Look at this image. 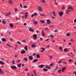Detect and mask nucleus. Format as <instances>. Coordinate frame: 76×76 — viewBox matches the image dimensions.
I'll return each mask as SVG.
<instances>
[{
    "mask_svg": "<svg viewBox=\"0 0 76 76\" xmlns=\"http://www.w3.org/2000/svg\"><path fill=\"white\" fill-rule=\"evenodd\" d=\"M38 10L39 12H42L43 10L41 7H38Z\"/></svg>",
    "mask_w": 76,
    "mask_h": 76,
    "instance_id": "obj_1",
    "label": "nucleus"
},
{
    "mask_svg": "<svg viewBox=\"0 0 76 76\" xmlns=\"http://www.w3.org/2000/svg\"><path fill=\"white\" fill-rule=\"evenodd\" d=\"M33 22L35 25H37L39 23L38 21L37 20H33Z\"/></svg>",
    "mask_w": 76,
    "mask_h": 76,
    "instance_id": "obj_2",
    "label": "nucleus"
},
{
    "mask_svg": "<svg viewBox=\"0 0 76 76\" xmlns=\"http://www.w3.org/2000/svg\"><path fill=\"white\" fill-rule=\"evenodd\" d=\"M11 68L12 69H13L14 70H15L17 69V67L15 66H12Z\"/></svg>",
    "mask_w": 76,
    "mask_h": 76,
    "instance_id": "obj_3",
    "label": "nucleus"
},
{
    "mask_svg": "<svg viewBox=\"0 0 76 76\" xmlns=\"http://www.w3.org/2000/svg\"><path fill=\"white\" fill-rule=\"evenodd\" d=\"M72 11L69 10H67L66 11V14H67L68 13H69L70 12H71Z\"/></svg>",
    "mask_w": 76,
    "mask_h": 76,
    "instance_id": "obj_4",
    "label": "nucleus"
},
{
    "mask_svg": "<svg viewBox=\"0 0 76 76\" xmlns=\"http://www.w3.org/2000/svg\"><path fill=\"white\" fill-rule=\"evenodd\" d=\"M59 14L60 16H63V12L61 11H60L59 12Z\"/></svg>",
    "mask_w": 76,
    "mask_h": 76,
    "instance_id": "obj_5",
    "label": "nucleus"
},
{
    "mask_svg": "<svg viewBox=\"0 0 76 76\" xmlns=\"http://www.w3.org/2000/svg\"><path fill=\"white\" fill-rule=\"evenodd\" d=\"M4 74V72H3V70L1 69V68H0V75L1 74Z\"/></svg>",
    "mask_w": 76,
    "mask_h": 76,
    "instance_id": "obj_6",
    "label": "nucleus"
},
{
    "mask_svg": "<svg viewBox=\"0 0 76 76\" xmlns=\"http://www.w3.org/2000/svg\"><path fill=\"white\" fill-rule=\"evenodd\" d=\"M47 23H48V25H50V23H51V21H50V20H47Z\"/></svg>",
    "mask_w": 76,
    "mask_h": 76,
    "instance_id": "obj_7",
    "label": "nucleus"
},
{
    "mask_svg": "<svg viewBox=\"0 0 76 76\" xmlns=\"http://www.w3.org/2000/svg\"><path fill=\"white\" fill-rule=\"evenodd\" d=\"M68 9H69V10H71V11H72V12L73 11V8L72 7H69L68 8Z\"/></svg>",
    "mask_w": 76,
    "mask_h": 76,
    "instance_id": "obj_8",
    "label": "nucleus"
},
{
    "mask_svg": "<svg viewBox=\"0 0 76 76\" xmlns=\"http://www.w3.org/2000/svg\"><path fill=\"white\" fill-rule=\"evenodd\" d=\"M10 26L11 28H12L13 27V25L12 23H10Z\"/></svg>",
    "mask_w": 76,
    "mask_h": 76,
    "instance_id": "obj_9",
    "label": "nucleus"
},
{
    "mask_svg": "<svg viewBox=\"0 0 76 76\" xmlns=\"http://www.w3.org/2000/svg\"><path fill=\"white\" fill-rule=\"evenodd\" d=\"M33 38H34V39H37V34H34L33 35Z\"/></svg>",
    "mask_w": 76,
    "mask_h": 76,
    "instance_id": "obj_10",
    "label": "nucleus"
},
{
    "mask_svg": "<svg viewBox=\"0 0 76 76\" xmlns=\"http://www.w3.org/2000/svg\"><path fill=\"white\" fill-rule=\"evenodd\" d=\"M38 59H36L33 60V63H36V62H37V61H38Z\"/></svg>",
    "mask_w": 76,
    "mask_h": 76,
    "instance_id": "obj_11",
    "label": "nucleus"
},
{
    "mask_svg": "<svg viewBox=\"0 0 76 76\" xmlns=\"http://www.w3.org/2000/svg\"><path fill=\"white\" fill-rule=\"evenodd\" d=\"M44 65H41L39 66V67L41 68H43V67H44Z\"/></svg>",
    "mask_w": 76,
    "mask_h": 76,
    "instance_id": "obj_12",
    "label": "nucleus"
},
{
    "mask_svg": "<svg viewBox=\"0 0 76 76\" xmlns=\"http://www.w3.org/2000/svg\"><path fill=\"white\" fill-rule=\"evenodd\" d=\"M11 13L10 12H9L8 13L4 14V15H5V16H9V15H10Z\"/></svg>",
    "mask_w": 76,
    "mask_h": 76,
    "instance_id": "obj_13",
    "label": "nucleus"
},
{
    "mask_svg": "<svg viewBox=\"0 0 76 76\" xmlns=\"http://www.w3.org/2000/svg\"><path fill=\"white\" fill-rule=\"evenodd\" d=\"M9 4H12V3H13V1L10 0H9Z\"/></svg>",
    "mask_w": 76,
    "mask_h": 76,
    "instance_id": "obj_14",
    "label": "nucleus"
},
{
    "mask_svg": "<svg viewBox=\"0 0 76 76\" xmlns=\"http://www.w3.org/2000/svg\"><path fill=\"white\" fill-rule=\"evenodd\" d=\"M24 49L26 51H28V46H25L24 47Z\"/></svg>",
    "mask_w": 76,
    "mask_h": 76,
    "instance_id": "obj_15",
    "label": "nucleus"
},
{
    "mask_svg": "<svg viewBox=\"0 0 76 76\" xmlns=\"http://www.w3.org/2000/svg\"><path fill=\"white\" fill-rule=\"evenodd\" d=\"M29 31L30 32H34V30L33 29H29Z\"/></svg>",
    "mask_w": 76,
    "mask_h": 76,
    "instance_id": "obj_16",
    "label": "nucleus"
},
{
    "mask_svg": "<svg viewBox=\"0 0 76 76\" xmlns=\"http://www.w3.org/2000/svg\"><path fill=\"white\" fill-rule=\"evenodd\" d=\"M1 40L2 41H3V42H4L6 41V39L4 38H2L1 39Z\"/></svg>",
    "mask_w": 76,
    "mask_h": 76,
    "instance_id": "obj_17",
    "label": "nucleus"
},
{
    "mask_svg": "<svg viewBox=\"0 0 76 76\" xmlns=\"http://www.w3.org/2000/svg\"><path fill=\"white\" fill-rule=\"evenodd\" d=\"M21 65H22V64H19L17 65V66H18L19 68H20L21 67Z\"/></svg>",
    "mask_w": 76,
    "mask_h": 76,
    "instance_id": "obj_18",
    "label": "nucleus"
},
{
    "mask_svg": "<svg viewBox=\"0 0 76 76\" xmlns=\"http://www.w3.org/2000/svg\"><path fill=\"white\" fill-rule=\"evenodd\" d=\"M28 58H29V59H30V60H32V59H33V57H32V56H29L28 57Z\"/></svg>",
    "mask_w": 76,
    "mask_h": 76,
    "instance_id": "obj_19",
    "label": "nucleus"
},
{
    "mask_svg": "<svg viewBox=\"0 0 76 76\" xmlns=\"http://www.w3.org/2000/svg\"><path fill=\"white\" fill-rule=\"evenodd\" d=\"M46 68H47V69H51V67L50 66H48L47 65L46 66Z\"/></svg>",
    "mask_w": 76,
    "mask_h": 76,
    "instance_id": "obj_20",
    "label": "nucleus"
},
{
    "mask_svg": "<svg viewBox=\"0 0 76 76\" xmlns=\"http://www.w3.org/2000/svg\"><path fill=\"white\" fill-rule=\"evenodd\" d=\"M40 1L42 3H45V0H41Z\"/></svg>",
    "mask_w": 76,
    "mask_h": 76,
    "instance_id": "obj_21",
    "label": "nucleus"
},
{
    "mask_svg": "<svg viewBox=\"0 0 76 76\" xmlns=\"http://www.w3.org/2000/svg\"><path fill=\"white\" fill-rule=\"evenodd\" d=\"M36 56H37V58H40V56L38 54H37L36 55Z\"/></svg>",
    "mask_w": 76,
    "mask_h": 76,
    "instance_id": "obj_22",
    "label": "nucleus"
},
{
    "mask_svg": "<svg viewBox=\"0 0 76 76\" xmlns=\"http://www.w3.org/2000/svg\"><path fill=\"white\" fill-rule=\"evenodd\" d=\"M25 53V51L23 50V51L21 52V53L22 54H24Z\"/></svg>",
    "mask_w": 76,
    "mask_h": 76,
    "instance_id": "obj_23",
    "label": "nucleus"
},
{
    "mask_svg": "<svg viewBox=\"0 0 76 76\" xmlns=\"http://www.w3.org/2000/svg\"><path fill=\"white\" fill-rule=\"evenodd\" d=\"M65 69H66V67H64L62 69V72H64V71L65 70Z\"/></svg>",
    "mask_w": 76,
    "mask_h": 76,
    "instance_id": "obj_24",
    "label": "nucleus"
},
{
    "mask_svg": "<svg viewBox=\"0 0 76 76\" xmlns=\"http://www.w3.org/2000/svg\"><path fill=\"white\" fill-rule=\"evenodd\" d=\"M40 21L42 23H44V22H45V21H44V20H40Z\"/></svg>",
    "mask_w": 76,
    "mask_h": 76,
    "instance_id": "obj_25",
    "label": "nucleus"
},
{
    "mask_svg": "<svg viewBox=\"0 0 76 76\" xmlns=\"http://www.w3.org/2000/svg\"><path fill=\"white\" fill-rule=\"evenodd\" d=\"M69 51V50L66 49H64V52H67V51Z\"/></svg>",
    "mask_w": 76,
    "mask_h": 76,
    "instance_id": "obj_26",
    "label": "nucleus"
},
{
    "mask_svg": "<svg viewBox=\"0 0 76 76\" xmlns=\"http://www.w3.org/2000/svg\"><path fill=\"white\" fill-rule=\"evenodd\" d=\"M2 23L4 24H6V21L4 20H3L2 21Z\"/></svg>",
    "mask_w": 76,
    "mask_h": 76,
    "instance_id": "obj_27",
    "label": "nucleus"
},
{
    "mask_svg": "<svg viewBox=\"0 0 76 76\" xmlns=\"http://www.w3.org/2000/svg\"><path fill=\"white\" fill-rule=\"evenodd\" d=\"M53 14L54 16H56V13H55V12L54 11H53Z\"/></svg>",
    "mask_w": 76,
    "mask_h": 76,
    "instance_id": "obj_28",
    "label": "nucleus"
},
{
    "mask_svg": "<svg viewBox=\"0 0 76 76\" xmlns=\"http://www.w3.org/2000/svg\"><path fill=\"white\" fill-rule=\"evenodd\" d=\"M0 64H4V63L3 62L0 61Z\"/></svg>",
    "mask_w": 76,
    "mask_h": 76,
    "instance_id": "obj_29",
    "label": "nucleus"
},
{
    "mask_svg": "<svg viewBox=\"0 0 76 76\" xmlns=\"http://www.w3.org/2000/svg\"><path fill=\"white\" fill-rule=\"evenodd\" d=\"M68 62H67L66 61H64L63 62V64H67Z\"/></svg>",
    "mask_w": 76,
    "mask_h": 76,
    "instance_id": "obj_30",
    "label": "nucleus"
},
{
    "mask_svg": "<svg viewBox=\"0 0 76 76\" xmlns=\"http://www.w3.org/2000/svg\"><path fill=\"white\" fill-rule=\"evenodd\" d=\"M36 47V46L34 45H31V47L32 48H35Z\"/></svg>",
    "mask_w": 76,
    "mask_h": 76,
    "instance_id": "obj_31",
    "label": "nucleus"
},
{
    "mask_svg": "<svg viewBox=\"0 0 76 76\" xmlns=\"http://www.w3.org/2000/svg\"><path fill=\"white\" fill-rule=\"evenodd\" d=\"M72 61V62H73V61L72 59H69V62H71Z\"/></svg>",
    "mask_w": 76,
    "mask_h": 76,
    "instance_id": "obj_32",
    "label": "nucleus"
},
{
    "mask_svg": "<svg viewBox=\"0 0 76 76\" xmlns=\"http://www.w3.org/2000/svg\"><path fill=\"white\" fill-rule=\"evenodd\" d=\"M66 36L68 37H70V33H67Z\"/></svg>",
    "mask_w": 76,
    "mask_h": 76,
    "instance_id": "obj_33",
    "label": "nucleus"
},
{
    "mask_svg": "<svg viewBox=\"0 0 76 76\" xmlns=\"http://www.w3.org/2000/svg\"><path fill=\"white\" fill-rule=\"evenodd\" d=\"M12 63L13 64H15V61L14 60H13L12 61Z\"/></svg>",
    "mask_w": 76,
    "mask_h": 76,
    "instance_id": "obj_34",
    "label": "nucleus"
},
{
    "mask_svg": "<svg viewBox=\"0 0 76 76\" xmlns=\"http://www.w3.org/2000/svg\"><path fill=\"white\" fill-rule=\"evenodd\" d=\"M40 15L41 16H45V14H40Z\"/></svg>",
    "mask_w": 76,
    "mask_h": 76,
    "instance_id": "obj_35",
    "label": "nucleus"
},
{
    "mask_svg": "<svg viewBox=\"0 0 76 76\" xmlns=\"http://www.w3.org/2000/svg\"><path fill=\"white\" fill-rule=\"evenodd\" d=\"M23 8L24 9H26L28 8V6H23Z\"/></svg>",
    "mask_w": 76,
    "mask_h": 76,
    "instance_id": "obj_36",
    "label": "nucleus"
},
{
    "mask_svg": "<svg viewBox=\"0 0 76 76\" xmlns=\"http://www.w3.org/2000/svg\"><path fill=\"white\" fill-rule=\"evenodd\" d=\"M62 62L61 61H58V64H61V63Z\"/></svg>",
    "mask_w": 76,
    "mask_h": 76,
    "instance_id": "obj_37",
    "label": "nucleus"
},
{
    "mask_svg": "<svg viewBox=\"0 0 76 76\" xmlns=\"http://www.w3.org/2000/svg\"><path fill=\"white\" fill-rule=\"evenodd\" d=\"M43 71L44 72H46V71H48V69L44 68L43 69Z\"/></svg>",
    "mask_w": 76,
    "mask_h": 76,
    "instance_id": "obj_38",
    "label": "nucleus"
},
{
    "mask_svg": "<svg viewBox=\"0 0 76 76\" xmlns=\"http://www.w3.org/2000/svg\"><path fill=\"white\" fill-rule=\"evenodd\" d=\"M73 73L74 75H75V76H76V72L75 71H74L73 72Z\"/></svg>",
    "mask_w": 76,
    "mask_h": 76,
    "instance_id": "obj_39",
    "label": "nucleus"
},
{
    "mask_svg": "<svg viewBox=\"0 0 76 76\" xmlns=\"http://www.w3.org/2000/svg\"><path fill=\"white\" fill-rule=\"evenodd\" d=\"M59 50H61V51H62L63 50V49L62 48V47H60L59 48Z\"/></svg>",
    "mask_w": 76,
    "mask_h": 76,
    "instance_id": "obj_40",
    "label": "nucleus"
},
{
    "mask_svg": "<svg viewBox=\"0 0 76 76\" xmlns=\"http://www.w3.org/2000/svg\"><path fill=\"white\" fill-rule=\"evenodd\" d=\"M34 16H37V13L36 12L34 13Z\"/></svg>",
    "mask_w": 76,
    "mask_h": 76,
    "instance_id": "obj_41",
    "label": "nucleus"
},
{
    "mask_svg": "<svg viewBox=\"0 0 76 76\" xmlns=\"http://www.w3.org/2000/svg\"><path fill=\"white\" fill-rule=\"evenodd\" d=\"M24 60H25V61H28V58H25L24 59Z\"/></svg>",
    "mask_w": 76,
    "mask_h": 76,
    "instance_id": "obj_42",
    "label": "nucleus"
},
{
    "mask_svg": "<svg viewBox=\"0 0 76 76\" xmlns=\"http://www.w3.org/2000/svg\"><path fill=\"white\" fill-rule=\"evenodd\" d=\"M41 50H43V51H45V48H41Z\"/></svg>",
    "mask_w": 76,
    "mask_h": 76,
    "instance_id": "obj_43",
    "label": "nucleus"
},
{
    "mask_svg": "<svg viewBox=\"0 0 76 76\" xmlns=\"http://www.w3.org/2000/svg\"><path fill=\"white\" fill-rule=\"evenodd\" d=\"M54 32L56 33V32H58V30H56L54 31Z\"/></svg>",
    "mask_w": 76,
    "mask_h": 76,
    "instance_id": "obj_44",
    "label": "nucleus"
},
{
    "mask_svg": "<svg viewBox=\"0 0 76 76\" xmlns=\"http://www.w3.org/2000/svg\"><path fill=\"white\" fill-rule=\"evenodd\" d=\"M17 11H18V9H17V8H15V12H16Z\"/></svg>",
    "mask_w": 76,
    "mask_h": 76,
    "instance_id": "obj_45",
    "label": "nucleus"
},
{
    "mask_svg": "<svg viewBox=\"0 0 76 76\" xmlns=\"http://www.w3.org/2000/svg\"><path fill=\"white\" fill-rule=\"evenodd\" d=\"M25 18H26V19H27L28 18V15H25Z\"/></svg>",
    "mask_w": 76,
    "mask_h": 76,
    "instance_id": "obj_46",
    "label": "nucleus"
},
{
    "mask_svg": "<svg viewBox=\"0 0 76 76\" xmlns=\"http://www.w3.org/2000/svg\"><path fill=\"white\" fill-rule=\"evenodd\" d=\"M66 8H65V7H63L62 8V10H64Z\"/></svg>",
    "mask_w": 76,
    "mask_h": 76,
    "instance_id": "obj_47",
    "label": "nucleus"
},
{
    "mask_svg": "<svg viewBox=\"0 0 76 76\" xmlns=\"http://www.w3.org/2000/svg\"><path fill=\"white\" fill-rule=\"evenodd\" d=\"M7 45L9 47H11V46L9 44H7Z\"/></svg>",
    "mask_w": 76,
    "mask_h": 76,
    "instance_id": "obj_48",
    "label": "nucleus"
},
{
    "mask_svg": "<svg viewBox=\"0 0 76 76\" xmlns=\"http://www.w3.org/2000/svg\"><path fill=\"white\" fill-rule=\"evenodd\" d=\"M50 37H51L52 38H54V36H53L52 35H50Z\"/></svg>",
    "mask_w": 76,
    "mask_h": 76,
    "instance_id": "obj_49",
    "label": "nucleus"
},
{
    "mask_svg": "<svg viewBox=\"0 0 76 76\" xmlns=\"http://www.w3.org/2000/svg\"><path fill=\"white\" fill-rule=\"evenodd\" d=\"M42 37H45V33H43L42 34Z\"/></svg>",
    "mask_w": 76,
    "mask_h": 76,
    "instance_id": "obj_50",
    "label": "nucleus"
},
{
    "mask_svg": "<svg viewBox=\"0 0 76 76\" xmlns=\"http://www.w3.org/2000/svg\"><path fill=\"white\" fill-rule=\"evenodd\" d=\"M50 59H51L52 58H53V56H49Z\"/></svg>",
    "mask_w": 76,
    "mask_h": 76,
    "instance_id": "obj_51",
    "label": "nucleus"
},
{
    "mask_svg": "<svg viewBox=\"0 0 76 76\" xmlns=\"http://www.w3.org/2000/svg\"><path fill=\"white\" fill-rule=\"evenodd\" d=\"M58 72L60 73H61V70H59L58 71Z\"/></svg>",
    "mask_w": 76,
    "mask_h": 76,
    "instance_id": "obj_52",
    "label": "nucleus"
},
{
    "mask_svg": "<svg viewBox=\"0 0 76 76\" xmlns=\"http://www.w3.org/2000/svg\"><path fill=\"white\" fill-rule=\"evenodd\" d=\"M15 50H16L17 48H18V45H16L15 46Z\"/></svg>",
    "mask_w": 76,
    "mask_h": 76,
    "instance_id": "obj_53",
    "label": "nucleus"
},
{
    "mask_svg": "<svg viewBox=\"0 0 76 76\" xmlns=\"http://www.w3.org/2000/svg\"><path fill=\"white\" fill-rule=\"evenodd\" d=\"M56 69H58V66H57V64L56 65Z\"/></svg>",
    "mask_w": 76,
    "mask_h": 76,
    "instance_id": "obj_54",
    "label": "nucleus"
},
{
    "mask_svg": "<svg viewBox=\"0 0 76 76\" xmlns=\"http://www.w3.org/2000/svg\"><path fill=\"white\" fill-rule=\"evenodd\" d=\"M45 30H47L48 29V27H46V28H45Z\"/></svg>",
    "mask_w": 76,
    "mask_h": 76,
    "instance_id": "obj_55",
    "label": "nucleus"
},
{
    "mask_svg": "<svg viewBox=\"0 0 76 76\" xmlns=\"http://www.w3.org/2000/svg\"><path fill=\"white\" fill-rule=\"evenodd\" d=\"M40 40L42 41V38H40Z\"/></svg>",
    "mask_w": 76,
    "mask_h": 76,
    "instance_id": "obj_56",
    "label": "nucleus"
},
{
    "mask_svg": "<svg viewBox=\"0 0 76 76\" xmlns=\"http://www.w3.org/2000/svg\"><path fill=\"white\" fill-rule=\"evenodd\" d=\"M17 42L18 43V44H21V43L19 41H17Z\"/></svg>",
    "mask_w": 76,
    "mask_h": 76,
    "instance_id": "obj_57",
    "label": "nucleus"
},
{
    "mask_svg": "<svg viewBox=\"0 0 76 76\" xmlns=\"http://www.w3.org/2000/svg\"><path fill=\"white\" fill-rule=\"evenodd\" d=\"M50 16L52 18V19H55V18L53 17V16H52V15H50Z\"/></svg>",
    "mask_w": 76,
    "mask_h": 76,
    "instance_id": "obj_58",
    "label": "nucleus"
},
{
    "mask_svg": "<svg viewBox=\"0 0 76 76\" xmlns=\"http://www.w3.org/2000/svg\"><path fill=\"white\" fill-rule=\"evenodd\" d=\"M53 64H51L50 65V66H53Z\"/></svg>",
    "mask_w": 76,
    "mask_h": 76,
    "instance_id": "obj_59",
    "label": "nucleus"
},
{
    "mask_svg": "<svg viewBox=\"0 0 76 76\" xmlns=\"http://www.w3.org/2000/svg\"><path fill=\"white\" fill-rule=\"evenodd\" d=\"M31 18H33V16H34V15H33V14H32L31 15Z\"/></svg>",
    "mask_w": 76,
    "mask_h": 76,
    "instance_id": "obj_60",
    "label": "nucleus"
},
{
    "mask_svg": "<svg viewBox=\"0 0 76 76\" xmlns=\"http://www.w3.org/2000/svg\"><path fill=\"white\" fill-rule=\"evenodd\" d=\"M36 55V53H34L33 54V56H35Z\"/></svg>",
    "mask_w": 76,
    "mask_h": 76,
    "instance_id": "obj_61",
    "label": "nucleus"
},
{
    "mask_svg": "<svg viewBox=\"0 0 76 76\" xmlns=\"http://www.w3.org/2000/svg\"><path fill=\"white\" fill-rule=\"evenodd\" d=\"M20 7H22V4H20Z\"/></svg>",
    "mask_w": 76,
    "mask_h": 76,
    "instance_id": "obj_62",
    "label": "nucleus"
},
{
    "mask_svg": "<svg viewBox=\"0 0 76 76\" xmlns=\"http://www.w3.org/2000/svg\"><path fill=\"white\" fill-rule=\"evenodd\" d=\"M69 45H71L72 44V43L71 42H70V43H69V44H68Z\"/></svg>",
    "mask_w": 76,
    "mask_h": 76,
    "instance_id": "obj_63",
    "label": "nucleus"
},
{
    "mask_svg": "<svg viewBox=\"0 0 76 76\" xmlns=\"http://www.w3.org/2000/svg\"><path fill=\"white\" fill-rule=\"evenodd\" d=\"M74 22H75V23L76 22V19H75L74 20Z\"/></svg>",
    "mask_w": 76,
    "mask_h": 76,
    "instance_id": "obj_64",
    "label": "nucleus"
}]
</instances>
